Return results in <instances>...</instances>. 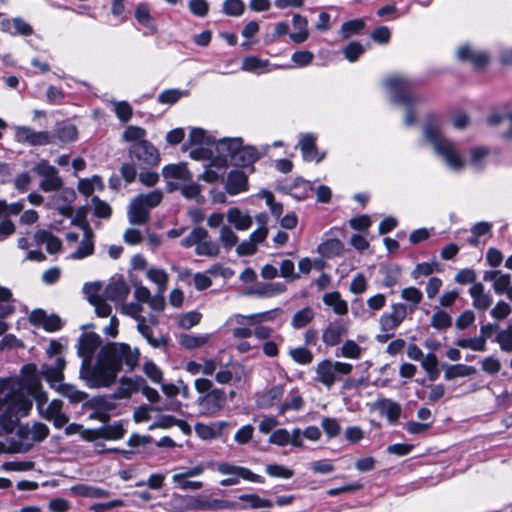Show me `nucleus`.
I'll use <instances>...</instances> for the list:
<instances>
[{"mask_svg":"<svg viewBox=\"0 0 512 512\" xmlns=\"http://www.w3.org/2000/svg\"><path fill=\"white\" fill-rule=\"evenodd\" d=\"M43 413L48 402L47 393L40 387L37 368L34 364L23 366L20 377L0 381V435L12 432L19 420L29 414L33 401Z\"/></svg>","mask_w":512,"mask_h":512,"instance_id":"obj_1","label":"nucleus"},{"mask_svg":"<svg viewBox=\"0 0 512 512\" xmlns=\"http://www.w3.org/2000/svg\"><path fill=\"white\" fill-rule=\"evenodd\" d=\"M118 372L102 353L96 356L95 362L81 363L79 377L91 389L109 388L115 384Z\"/></svg>","mask_w":512,"mask_h":512,"instance_id":"obj_2","label":"nucleus"},{"mask_svg":"<svg viewBox=\"0 0 512 512\" xmlns=\"http://www.w3.org/2000/svg\"><path fill=\"white\" fill-rule=\"evenodd\" d=\"M424 137L450 169L461 171L465 167L466 162L459 154L456 144L442 136L438 123L426 124Z\"/></svg>","mask_w":512,"mask_h":512,"instance_id":"obj_3","label":"nucleus"},{"mask_svg":"<svg viewBox=\"0 0 512 512\" xmlns=\"http://www.w3.org/2000/svg\"><path fill=\"white\" fill-rule=\"evenodd\" d=\"M194 387L201 394L196 402L201 416H214L225 407L226 392L221 388L214 387L210 379L197 378L194 381Z\"/></svg>","mask_w":512,"mask_h":512,"instance_id":"obj_4","label":"nucleus"},{"mask_svg":"<svg viewBox=\"0 0 512 512\" xmlns=\"http://www.w3.org/2000/svg\"><path fill=\"white\" fill-rule=\"evenodd\" d=\"M216 152L223 157L224 162L230 161L239 167H249L259 158V153L253 146H243L241 138H223L216 142Z\"/></svg>","mask_w":512,"mask_h":512,"instance_id":"obj_5","label":"nucleus"},{"mask_svg":"<svg viewBox=\"0 0 512 512\" xmlns=\"http://www.w3.org/2000/svg\"><path fill=\"white\" fill-rule=\"evenodd\" d=\"M100 352L102 356L117 370L118 373L125 367L127 371H133L138 365L140 352L126 343L111 342L104 345Z\"/></svg>","mask_w":512,"mask_h":512,"instance_id":"obj_6","label":"nucleus"},{"mask_svg":"<svg viewBox=\"0 0 512 512\" xmlns=\"http://www.w3.org/2000/svg\"><path fill=\"white\" fill-rule=\"evenodd\" d=\"M385 86L392 94V99L395 103L406 106L404 123L406 126L412 125L415 121L412 107L416 103V99L409 93L411 81L403 75L394 74L385 80Z\"/></svg>","mask_w":512,"mask_h":512,"instance_id":"obj_7","label":"nucleus"},{"mask_svg":"<svg viewBox=\"0 0 512 512\" xmlns=\"http://www.w3.org/2000/svg\"><path fill=\"white\" fill-rule=\"evenodd\" d=\"M353 371V365L341 361L325 359L315 367V381L330 389L339 380L340 376H348Z\"/></svg>","mask_w":512,"mask_h":512,"instance_id":"obj_8","label":"nucleus"},{"mask_svg":"<svg viewBox=\"0 0 512 512\" xmlns=\"http://www.w3.org/2000/svg\"><path fill=\"white\" fill-rule=\"evenodd\" d=\"M181 245L185 248L195 246V253L199 256L213 258L220 254V245L214 241L208 231L202 227L194 228L181 240Z\"/></svg>","mask_w":512,"mask_h":512,"instance_id":"obj_9","label":"nucleus"},{"mask_svg":"<svg viewBox=\"0 0 512 512\" xmlns=\"http://www.w3.org/2000/svg\"><path fill=\"white\" fill-rule=\"evenodd\" d=\"M129 155L134 162L140 166L153 167L160 162L158 149L147 140H142L129 147Z\"/></svg>","mask_w":512,"mask_h":512,"instance_id":"obj_10","label":"nucleus"},{"mask_svg":"<svg viewBox=\"0 0 512 512\" xmlns=\"http://www.w3.org/2000/svg\"><path fill=\"white\" fill-rule=\"evenodd\" d=\"M33 171L42 179L39 187L44 192L59 191L63 186V180L58 174V170L49 164L47 160L39 161L34 167Z\"/></svg>","mask_w":512,"mask_h":512,"instance_id":"obj_11","label":"nucleus"},{"mask_svg":"<svg viewBox=\"0 0 512 512\" xmlns=\"http://www.w3.org/2000/svg\"><path fill=\"white\" fill-rule=\"evenodd\" d=\"M216 469L220 474H232V477L220 481V485L223 487L237 485L240 478L252 482H258L260 479V476L254 474L250 469L229 462L219 463Z\"/></svg>","mask_w":512,"mask_h":512,"instance_id":"obj_12","label":"nucleus"},{"mask_svg":"<svg viewBox=\"0 0 512 512\" xmlns=\"http://www.w3.org/2000/svg\"><path fill=\"white\" fill-rule=\"evenodd\" d=\"M408 314L406 304L397 302L390 306L388 312L383 313L379 318V325L383 332H395V330L403 323Z\"/></svg>","mask_w":512,"mask_h":512,"instance_id":"obj_13","label":"nucleus"},{"mask_svg":"<svg viewBox=\"0 0 512 512\" xmlns=\"http://www.w3.org/2000/svg\"><path fill=\"white\" fill-rule=\"evenodd\" d=\"M15 140L31 146H45L53 143V135L48 131H35L28 126L15 127Z\"/></svg>","mask_w":512,"mask_h":512,"instance_id":"obj_14","label":"nucleus"},{"mask_svg":"<svg viewBox=\"0 0 512 512\" xmlns=\"http://www.w3.org/2000/svg\"><path fill=\"white\" fill-rule=\"evenodd\" d=\"M72 224L79 226L83 230V237L77 249L70 255L73 260H81L91 256L94 253V233L88 222L77 219L72 220Z\"/></svg>","mask_w":512,"mask_h":512,"instance_id":"obj_15","label":"nucleus"},{"mask_svg":"<svg viewBox=\"0 0 512 512\" xmlns=\"http://www.w3.org/2000/svg\"><path fill=\"white\" fill-rule=\"evenodd\" d=\"M192 510H219V509H233L236 504L231 501L215 499L208 495H191Z\"/></svg>","mask_w":512,"mask_h":512,"instance_id":"obj_16","label":"nucleus"},{"mask_svg":"<svg viewBox=\"0 0 512 512\" xmlns=\"http://www.w3.org/2000/svg\"><path fill=\"white\" fill-rule=\"evenodd\" d=\"M246 375L245 367L240 363L227 364L215 373V381L221 385L241 382Z\"/></svg>","mask_w":512,"mask_h":512,"instance_id":"obj_17","label":"nucleus"},{"mask_svg":"<svg viewBox=\"0 0 512 512\" xmlns=\"http://www.w3.org/2000/svg\"><path fill=\"white\" fill-rule=\"evenodd\" d=\"M101 345V338L95 333L83 334L78 343V354L82 358V363L92 361V358Z\"/></svg>","mask_w":512,"mask_h":512,"instance_id":"obj_18","label":"nucleus"},{"mask_svg":"<svg viewBox=\"0 0 512 512\" xmlns=\"http://www.w3.org/2000/svg\"><path fill=\"white\" fill-rule=\"evenodd\" d=\"M457 58L462 62L471 63L476 68H482L488 63L486 53L478 51L468 44L457 49Z\"/></svg>","mask_w":512,"mask_h":512,"instance_id":"obj_19","label":"nucleus"},{"mask_svg":"<svg viewBox=\"0 0 512 512\" xmlns=\"http://www.w3.org/2000/svg\"><path fill=\"white\" fill-rule=\"evenodd\" d=\"M65 360L61 356H57L54 365H43L41 373L44 378L50 383L51 387L54 388L58 384L62 383L64 379Z\"/></svg>","mask_w":512,"mask_h":512,"instance_id":"obj_20","label":"nucleus"},{"mask_svg":"<svg viewBox=\"0 0 512 512\" xmlns=\"http://www.w3.org/2000/svg\"><path fill=\"white\" fill-rule=\"evenodd\" d=\"M130 293V288L123 278H113L106 286V299L113 302H124Z\"/></svg>","mask_w":512,"mask_h":512,"instance_id":"obj_21","label":"nucleus"},{"mask_svg":"<svg viewBox=\"0 0 512 512\" xmlns=\"http://www.w3.org/2000/svg\"><path fill=\"white\" fill-rule=\"evenodd\" d=\"M483 280L492 282V287L497 295H503L511 284V275L501 270L486 271Z\"/></svg>","mask_w":512,"mask_h":512,"instance_id":"obj_22","label":"nucleus"},{"mask_svg":"<svg viewBox=\"0 0 512 512\" xmlns=\"http://www.w3.org/2000/svg\"><path fill=\"white\" fill-rule=\"evenodd\" d=\"M347 333L346 325L336 320L330 322L328 326L323 330L322 341L327 346H335L340 343L342 337Z\"/></svg>","mask_w":512,"mask_h":512,"instance_id":"obj_23","label":"nucleus"},{"mask_svg":"<svg viewBox=\"0 0 512 512\" xmlns=\"http://www.w3.org/2000/svg\"><path fill=\"white\" fill-rule=\"evenodd\" d=\"M469 294L473 300L472 305L477 310L485 311L492 304L491 295L485 292L484 285L480 282L474 283L470 287Z\"/></svg>","mask_w":512,"mask_h":512,"instance_id":"obj_24","label":"nucleus"},{"mask_svg":"<svg viewBox=\"0 0 512 512\" xmlns=\"http://www.w3.org/2000/svg\"><path fill=\"white\" fill-rule=\"evenodd\" d=\"M127 216L131 224L144 225L150 219V211L135 197L129 204Z\"/></svg>","mask_w":512,"mask_h":512,"instance_id":"obj_25","label":"nucleus"},{"mask_svg":"<svg viewBox=\"0 0 512 512\" xmlns=\"http://www.w3.org/2000/svg\"><path fill=\"white\" fill-rule=\"evenodd\" d=\"M225 189L230 195H237L248 189V179L242 171L234 170L228 174Z\"/></svg>","mask_w":512,"mask_h":512,"instance_id":"obj_26","label":"nucleus"},{"mask_svg":"<svg viewBox=\"0 0 512 512\" xmlns=\"http://www.w3.org/2000/svg\"><path fill=\"white\" fill-rule=\"evenodd\" d=\"M273 318V311H265L250 315L235 314L229 318L228 323L254 326L265 321H271Z\"/></svg>","mask_w":512,"mask_h":512,"instance_id":"obj_27","label":"nucleus"},{"mask_svg":"<svg viewBox=\"0 0 512 512\" xmlns=\"http://www.w3.org/2000/svg\"><path fill=\"white\" fill-rule=\"evenodd\" d=\"M299 146L305 161L320 162L324 155H319L316 148V138L313 134H305L299 140Z\"/></svg>","mask_w":512,"mask_h":512,"instance_id":"obj_28","label":"nucleus"},{"mask_svg":"<svg viewBox=\"0 0 512 512\" xmlns=\"http://www.w3.org/2000/svg\"><path fill=\"white\" fill-rule=\"evenodd\" d=\"M228 222L234 226L236 230L246 231L253 223L252 217L248 212H243L237 207L228 209L226 214Z\"/></svg>","mask_w":512,"mask_h":512,"instance_id":"obj_29","label":"nucleus"},{"mask_svg":"<svg viewBox=\"0 0 512 512\" xmlns=\"http://www.w3.org/2000/svg\"><path fill=\"white\" fill-rule=\"evenodd\" d=\"M162 175L165 179H175L182 182V184L192 180V174L186 163L166 165L162 169Z\"/></svg>","mask_w":512,"mask_h":512,"instance_id":"obj_30","label":"nucleus"},{"mask_svg":"<svg viewBox=\"0 0 512 512\" xmlns=\"http://www.w3.org/2000/svg\"><path fill=\"white\" fill-rule=\"evenodd\" d=\"M322 301L339 316H344L348 313V303L342 298L338 291L325 293L322 297Z\"/></svg>","mask_w":512,"mask_h":512,"instance_id":"obj_31","label":"nucleus"},{"mask_svg":"<svg viewBox=\"0 0 512 512\" xmlns=\"http://www.w3.org/2000/svg\"><path fill=\"white\" fill-rule=\"evenodd\" d=\"M137 330L153 348H160L167 345V339L164 335H159L158 337L153 336L152 326L147 323L146 317L138 319Z\"/></svg>","mask_w":512,"mask_h":512,"instance_id":"obj_32","label":"nucleus"},{"mask_svg":"<svg viewBox=\"0 0 512 512\" xmlns=\"http://www.w3.org/2000/svg\"><path fill=\"white\" fill-rule=\"evenodd\" d=\"M292 24L297 32L290 33V39L296 44L305 42L309 37L307 19L299 14H295L292 18Z\"/></svg>","mask_w":512,"mask_h":512,"instance_id":"obj_33","label":"nucleus"},{"mask_svg":"<svg viewBox=\"0 0 512 512\" xmlns=\"http://www.w3.org/2000/svg\"><path fill=\"white\" fill-rule=\"evenodd\" d=\"M284 394V387L276 385L267 390L257 399V405L260 408H270L280 402Z\"/></svg>","mask_w":512,"mask_h":512,"instance_id":"obj_34","label":"nucleus"},{"mask_svg":"<svg viewBox=\"0 0 512 512\" xmlns=\"http://www.w3.org/2000/svg\"><path fill=\"white\" fill-rule=\"evenodd\" d=\"M34 237L37 243L46 245V250L50 254L57 253L62 249L61 240L46 230L36 231Z\"/></svg>","mask_w":512,"mask_h":512,"instance_id":"obj_35","label":"nucleus"},{"mask_svg":"<svg viewBox=\"0 0 512 512\" xmlns=\"http://www.w3.org/2000/svg\"><path fill=\"white\" fill-rule=\"evenodd\" d=\"M54 389L72 403H80L88 399V394L85 391L79 390L72 384L60 383Z\"/></svg>","mask_w":512,"mask_h":512,"instance_id":"obj_36","label":"nucleus"},{"mask_svg":"<svg viewBox=\"0 0 512 512\" xmlns=\"http://www.w3.org/2000/svg\"><path fill=\"white\" fill-rule=\"evenodd\" d=\"M400 297L402 300L408 303V312L413 313L418 309L419 304L422 302L423 293L419 288L415 286H409L401 290Z\"/></svg>","mask_w":512,"mask_h":512,"instance_id":"obj_37","label":"nucleus"},{"mask_svg":"<svg viewBox=\"0 0 512 512\" xmlns=\"http://www.w3.org/2000/svg\"><path fill=\"white\" fill-rule=\"evenodd\" d=\"M241 69L251 73H266L269 72V61L260 59L256 56H247L242 61Z\"/></svg>","mask_w":512,"mask_h":512,"instance_id":"obj_38","label":"nucleus"},{"mask_svg":"<svg viewBox=\"0 0 512 512\" xmlns=\"http://www.w3.org/2000/svg\"><path fill=\"white\" fill-rule=\"evenodd\" d=\"M219 164H210L202 173L201 178L207 183L217 182L224 175L227 162H224L223 157L219 156Z\"/></svg>","mask_w":512,"mask_h":512,"instance_id":"obj_39","label":"nucleus"},{"mask_svg":"<svg viewBox=\"0 0 512 512\" xmlns=\"http://www.w3.org/2000/svg\"><path fill=\"white\" fill-rule=\"evenodd\" d=\"M476 373V368L465 364L449 365L445 369L444 379L451 381L456 378L467 377Z\"/></svg>","mask_w":512,"mask_h":512,"instance_id":"obj_40","label":"nucleus"},{"mask_svg":"<svg viewBox=\"0 0 512 512\" xmlns=\"http://www.w3.org/2000/svg\"><path fill=\"white\" fill-rule=\"evenodd\" d=\"M168 505L170 512H186L192 510L191 495L172 494Z\"/></svg>","mask_w":512,"mask_h":512,"instance_id":"obj_41","label":"nucleus"},{"mask_svg":"<svg viewBox=\"0 0 512 512\" xmlns=\"http://www.w3.org/2000/svg\"><path fill=\"white\" fill-rule=\"evenodd\" d=\"M315 317L313 308L306 306L293 314L291 318V326L294 329H301L310 324Z\"/></svg>","mask_w":512,"mask_h":512,"instance_id":"obj_42","label":"nucleus"},{"mask_svg":"<svg viewBox=\"0 0 512 512\" xmlns=\"http://www.w3.org/2000/svg\"><path fill=\"white\" fill-rule=\"evenodd\" d=\"M71 490L78 496L89 497V498H105L109 496V491L86 484H79L73 486Z\"/></svg>","mask_w":512,"mask_h":512,"instance_id":"obj_43","label":"nucleus"},{"mask_svg":"<svg viewBox=\"0 0 512 512\" xmlns=\"http://www.w3.org/2000/svg\"><path fill=\"white\" fill-rule=\"evenodd\" d=\"M377 405L380 412L385 415L390 422H395L400 417L401 407L397 402L390 399H380Z\"/></svg>","mask_w":512,"mask_h":512,"instance_id":"obj_44","label":"nucleus"},{"mask_svg":"<svg viewBox=\"0 0 512 512\" xmlns=\"http://www.w3.org/2000/svg\"><path fill=\"white\" fill-rule=\"evenodd\" d=\"M126 430L124 429L121 422H114L109 425L99 427V435L101 439L105 440H118L121 439Z\"/></svg>","mask_w":512,"mask_h":512,"instance_id":"obj_45","label":"nucleus"},{"mask_svg":"<svg viewBox=\"0 0 512 512\" xmlns=\"http://www.w3.org/2000/svg\"><path fill=\"white\" fill-rule=\"evenodd\" d=\"M175 189H179L182 196L188 200H195L198 203L203 201L201 186L198 183L192 182V180L177 186Z\"/></svg>","mask_w":512,"mask_h":512,"instance_id":"obj_46","label":"nucleus"},{"mask_svg":"<svg viewBox=\"0 0 512 512\" xmlns=\"http://www.w3.org/2000/svg\"><path fill=\"white\" fill-rule=\"evenodd\" d=\"M430 325L439 331L446 330L452 326V317L445 310H436L431 316Z\"/></svg>","mask_w":512,"mask_h":512,"instance_id":"obj_47","label":"nucleus"},{"mask_svg":"<svg viewBox=\"0 0 512 512\" xmlns=\"http://www.w3.org/2000/svg\"><path fill=\"white\" fill-rule=\"evenodd\" d=\"M343 250V244L338 239H329L318 246V252L326 258L338 256Z\"/></svg>","mask_w":512,"mask_h":512,"instance_id":"obj_48","label":"nucleus"},{"mask_svg":"<svg viewBox=\"0 0 512 512\" xmlns=\"http://www.w3.org/2000/svg\"><path fill=\"white\" fill-rule=\"evenodd\" d=\"M286 291V285L283 283H268L258 286L251 293L260 297H274Z\"/></svg>","mask_w":512,"mask_h":512,"instance_id":"obj_49","label":"nucleus"},{"mask_svg":"<svg viewBox=\"0 0 512 512\" xmlns=\"http://www.w3.org/2000/svg\"><path fill=\"white\" fill-rule=\"evenodd\" d=\"M311 191L312 186L310 182L304 179H297L289 188L290 195L298 200H303L309 197Z\"/></svg>","mask_w":512,"mask_h":512,"instance_id":"obj_50","label":"nucleus"},{"mask_svg":"<svg viewBox=\"0 0 512 512\" xmlns=\"http://www.w3.org/2000/svg\"><path fill=\"white\" fill-rule=\"evenodd\" d=\"M136 198L146 209L150 211L161 203L163 199V191L160 189H155L146 194H139L136 196Z\"/></svg>","mask_w":512,"mask_h":512,"instance_id":"obj_51","label":"nucleus"},{"mask_svg":"<svg viewBox=\"0 0 512 512\" xmlns=\"http://www.w3.org/2000/svg\"><path fill=\"white\" fill-rule=\"evenodd\" d=\"M150 281L158 286V291L164 293L167 287L168 275L163 269L151 268L147 272Z\"/></svg>","mask_w":512,"mask_h":512,"instance_id":"obj_52","label":"nucleus"},{"mask_svg":"<svg viewBox=\"0 0 512 512\" xmlns=\"http://www.w3.org/2000/svg\"><path fill=\"white\" fill-rule=\"evenodd\" d=\"M363 349L353 340H346L340 348V355L344 358L359 359Z\"/></svg>","mask_w":512,"mask_h":512,"instance_id":"obj_53","label":"nucleus"},{"mask_svg":"<svg viewBox=\"0 0 512 512\" xmlns=\"http://www.w3.org/2000/svg\"><path fill=\"white\" fill-rule=\"evenodd\" d=\"M289 355L293 361L301 365H307L313 361V353L305 347L290 349Z\"/></svg>","mask_w":512,"mask_h":512,"instance_id":"obj_54","label":"nucleus"},{"mask_svg":"<svg viewBox=\"0 0 512 512\" xmlns=\"http://www.w3.org/2000/svg\"><path fill=\"white\" fill-rule=\"evenodd\" d=\"M219 241L226 250H230L238 242V236L230 226H222L219 233Z\"/></svg>","mask_w":512,"mask_h":512,"instance_id":"obj_55","label":"nucleus"},{"mask_svg":"<svg viewBox=\"0 0 512 512\" xmlns=\"http://www.w3.org/2000/svg\"><path fill=\"white\" fill-rule=\"evenodd\" d=\"M456 346L478 352H483L486 350V343L483 341V338L480 337L461 338L456 341Z\"/></svg>","mask_w":512,"mask_h":512,"instance_id":"obj_56","label":"nucleus"},{"mask_svg":"<svg viewBox=\"0 0 512 512\" xmlns=\"http://www.w3.org/2000/svg\"><path fill=\"white\" fill-rule=\"evenodd\" d=\"M303 403L304 401L301 395L297 391H292L289 395V400L280 404L278 409L280 413H285L286 411L289 410L298 411L302 408Z\"/></svg>","mask_w":512,"mask_h":512,"instance_id":"obj_57","label":"nucleus"},{"mask_svg":"<svg viewBox=\"0 0 512 512\" xmlns=\"http://www.w3.org/2000/svg\"><path fill=\"white\" fill-rule=\"evenodd\" d=\"M146 130L139 126L129 125L123 132V140L126 142H139L145 140Z\"/></svg>","mask_w":512,"mask_h":512,"instance_id":"obj_58","label":"nucleus"},{"mask_svg":"<svg viewBox=\"0 0 512 512\" xmlns=\"http://www.w3.org/2000/svg\"><path fill=\"white\" fill-rule=\"evenodd\" d=\"M16 427H18L17 436L19 438L18 451H26L34 444V442L30 439V436H32L29 433L31 432L30 427L28 425H17Z\"/></svg>","mask_w":512,"mask_h":512,"instance_id":"obj_59","label":"nucleus"},{"mask_svg":"<svg viewBox=\"0 0 512 512\" xmlns=\"http://www.w3.org/2000/svg\"><path fill=\"white\" fill-rule=\"evenodd\" d=\"M135 390V385L133 381L129 378H122L119 382V386L113 393V398L115 399H126L129 398L133 391Z\"/></svg>","mask_w":512,"mask_h":512,"instance_id":"obj_60","label":"nucleus"},{"mask_svg":"<svg viewBox=\"0 0 512 512\" xmlns=\"http://www.w3.org/2000/svg\"><path fill=\"white\" fill-rule=\"evenodd\" d=\"M78 132L77 128L72 125H65L59 128L55 135H53V139L57 138L59 141L63 143L73 142L77 139Z\"/></svg>","mask_w":512,"mask_h":512,"instance_id":"obj_61","label":"nucleus"},{"mask_svg":"<svg viewBox=\"0 0 512 512\" xmlns=\"http://www.w3.org/2000/svg\"><path fill=\"white\" fill-rule=\"evenodd\" d=\"M209 337L207 335H182L180 337V343L187 349H194L205 345L208 342Z\"/></svg>","mask_w":512,"mask_h":512,"instance_id":"obj_62","label":"nucleus"},{"mask_svg":"<svg viewBox=\"0 0 512 512\" xmlns=\"http://www.w3.org/2000/svg\"><path fill=\"white\" fill-rule=\"evenodd\" d=\"M321 427L328 438H335L340 434L341 426L339 421L333 417H325L321 421Z\"/></svg>","mask_w":512,"mask_h":512,"instance_id":"obj_63","label":"nucleus"},{"mask_svg":"<svg viewBox=\"0 0 512 512\" xmlns=\"http://www.w3.org/2000/svg\"><path fill=\"white\" fill-rule=\"evenodd\" d=\"M364 27L365 22L362 19L347 21L341 27V34L345 39H348L352 35L359 33Z\"/></svg>","mask_w":512,"mask_h":512,"instance_id":"obj_64","label":"nucleus"}]
</instances>
